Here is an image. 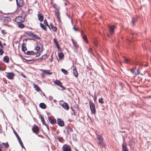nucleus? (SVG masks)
Masks as SVG:
<instances>
[{
	"label": "nucleus",
	"instance_id": "obj_1",
	"mask_svg": "<svg viewBox=\"0 0 151 151\" xmlns=\"http://www.w3.org/2000/svg\"><path fill=\"white\" fill-rule=\"evenodd\" d=\"M97 139L99 144L100 145L101 147V148L104 147L105 145L102 137L100 135H98Z\"/></svg>",
	"mask_w": 151,
	"mask_h": 151
},
{
	"label": "nucleus",
	"instance_id": "obj_2",
	"mask_svg": "<svg viewBox=\"0 0 151 151\" xmlns=\"http://www.w3.org/2000/svg\"><path fill=\"white\" fill-rule=\"evenodd\" d=\"M108 27L110 34L111 35L114 34V29L116 28L115 26V25H108Z\"/></svg>",
	"mask_w": 151,
	"mask_h": 151
},
{
	"label": "nucleus",
	"instance_id": "obj_3",
	"mask_svg": "<svg viewBox=\"0 0 151 151\" xmlns=\"http://www.w3.org/2000/svg\"><path fill=\"white\" fill-rule=\"evenodd\" d=\"M89 105L92 113L95 114L96 113V109L94 104L93 102L90 101Z\"/></svg>",
	"mask_w": 151,
	"mask_h": 151
},
{
	"label": "nucleus",
	"instance_id": "obj_4",
	"mask_svg": "<svg viewBox=\"0 0 151 151\" xmlns=\"http://www.w3.org/2000/svg\"><path fill=\"white\" fill-rule=\"evenodd\" d=\"M11 20V18L9 17H4L3 18V20L4 23L3 24L4 25H6V24L9 22Z\"/></svg>",
	"mask_w": 151,
	"mask_h": 151
},
{
	"label": "nucleus",
	"instance_id": "obj_5",
	"mask_svg": "<svg viewBox=\"0 0 151 151\" xmlns=\"http://www.w3.org/2000/svg\"><path fill=\"white\" fill-rule=\"evenodd\" d=\"M32 130L33 132L37 134L39 132V129L38 127L36 125H34L32 127Z\"/></svg>",
	"mask_w": 151,
	"mask_h": 151
},
{
	"label": "nucleus",
	"instance_id": "obj_6",
	"mask_svg": "<svg viewBox=\"0 0 151 151\" xmlns=\"http://www.w3.org/2000/svg\"><path fill=\"white\" fill-rule=\"evenodd\" d=\"M24 17L22 16H18L15 19V20L17 23L22 22L24 21Z\"/></svg>",
	"mask_w": 151,
	"mask_h": 151
},
{
	"label": "nucleus",
	"instance_id": "obj_7",
	"mask_svg": "<svg viewBox=\"0 0 151 151\" xmlns=\"http://www.w3.org/2000/svg\"><path fill=\"white\" fill-rule=\"evenodd\" d=\"M54 83L55 84L62 88H63V90L65 89V88L62 85V83L59 80H57L55 81H54Z\"/></svg>",
	"mask_w": 151,
	"mask_h": 151
},
{
	"label": "nucleus",
	"instance_id": "obj_8",
	"mask_svg": "<svg viewBox=\"0 0 151 151\" xmlns=\"http://www.w3.org/2000/svg\"><path fill=\"white\" fill-rule=\"evenodd\" d=\"M62 148L63 151H71V148L67 145H64Z\"/></svg>",
	"mask_w": 151,
	"mask_h": 151
},
{
	"label": "nucleus",
	"instance_id": "obj_9",
	"mask_svg": "<svg viewBox=\"0 0 151 151\" xmlns=\"http://www.w3.org/2000/svg\"><path fill=\"white\" fill-rule=\"evenodd\" d=\"M28 35L29 36L32 37L33 38L37 40H40V38L37 35L33 34L32 32H30L28 34Z\"/></svg>",
	"mask_w": 151,
	"mask_h": 151
},
{
	"label": "nucleus",
	"instance_id": "obj_10",
	"mask_svg": "<svg viewBox=\"0 0 151 151\" xmlns=\"http://www.w3.org/2000/svg\"><path fill=\"white\" fill-rule=\"evenodd\" d=\"M14 76V73L13 72L7 73L6 76L10 79H12Z\"/></svg>",
	"mask_w": 151,
	"mask_h": 151
},
{
	"label": "nucleus",
	"instance_id": "obj_11",
	"mask_svg": "<svg viewBox=\"0 0 151 151\" xmlns=\"http://www.w3.org/2000/svg\"><path fill=\"white\" fill-rule=\"evenodd\" d=\"M57 124L61 127H63L64 125V121L61 119H58Z\"/></svg>",
	"mask_w": 151,
	"mask_h": 151
},
{
	"label": "nucleus",
	"instance_id": "obj_12",
	"mask_svg": "<svg viewBox=\"0 0 151 151\" xmlns=\"http://www.w3.org/2000/svg\"><path fill=\"white\" fill-rule=\"evenodd\" d=\"M17 4L19 7L22 6L24 4L23 0H16Z\"/></svg>",
	"mask_w": 151,
	"mask_h": 151
},
{
	"label": "nucleus",
	"instance_id": "obj_13",
	"mask_svg": "<svg viewBox=\"0 0 151 151\" xmlns=\"http://www.w3.org/2000/svg\"><path fill=\"white\" fill-rule=\"evenodd\" d=\"M81 34L83 40L87 43H88V41L87 40L86 36L84 34V31H82L81 32Z\"/></svg>",
	"mask_w": 151,
	"mask_h": 151
},
{
	"label": "nucleus",
	"instance_id": "obj_14",
	"mask_svg": "<svg viewBox=\"0 0 151 151\" xmlns=\"http://www.w3.org/2000/svg\"><path fill=\"white\" fill-rule=\"evenodd\" d=\"M62 107L65 110H68L69 109L68 104L66 102H64L62 105Z\"/></svg>",
	"mask_w": 151,
	"mask_h": 151
},
{
	"label": "nucleus",
	"instance_id": "obj_15",
	"mask_svg": "<svg viewBox=\"0 0 151 151\" xmlns=\"http://www.w3.org/2000/svg\"><path fill=\"white\" fill-rule=\"evenodd\" d=\"M48 119L49 122L51 124H54L56 123V120L55 119L52 120L51 117L49 116L48 117Z\"/></svg>",
	"mask_w": 151,
	"mask_h": 151
},
{
	"label": "nucleus",
	"instance_id": "obj_16",
	"mask_svg": "<svg viewBox=\"0 0 151 151\" xmlns=\"http://www.w3.org/2000/svg\"><path fill=\"white\" fill-rule=\"evenodd\" d=\"M122 151H129L126 145L123 142L122 145Z\"/></svg>",
	"mask_w": 151,
	"mask_h": 151
},
{
	"label": "nucleus",
	"instance_id": "obj_17",
	"mask_svg": "<svg viewBox=\"0 0 151 151\" xmlns=\"http://www.w3.org/2000/svg\"><path fill=\"white\" fill-rule=\"evenodd\" d=\"M53 41L55 43V45L57 46L58 50H60L61 49L58 44V42L57 40L55 38H54L53 39Z\"/></svg>",
	"mask_w": 151,
	"mask_h": 151
},
{
	"label": "nucleus",
	"instance_id": "obj_18",
	"mask_svg": "<svg viewBox=\"0 0 151 151\" xmlns=\"http://www.w3.org/2000/svg\"><path fill=\"white\" fill-rule=\"evenodd\" d=\"M37 17L38 20L41 22H42L43 20V16L40 13L37 15Z\"/></svg>",
	"mask_w": 151,
	"mask_h": 151
},
{
	"label": "nucleus",
	"instance_id": "obj_19",
	"mask_svg": "<svg viewBox=\"0 0 151 151\" xmlns=\"http://www.w3.org/2000/svg\"><path fill=\"white\" fill-rule=\"evenodd\" d=\"M73 73L74 76L76 77H77L78 76V72L77 71L76 67H75V68L73 69Z\"/></svg>",
	"mask_w": 151,
	"mask_h": 151
},
{
	"label": "nucleus",
	"instance_id": "obj_20",
	"mask_svg": "<svg viewBox=\"0 0 151 151\" xmlns=\"http://www.w3.org/2000/svg\"><path fill=\"white\" fill-rule=\"evenodd\" d=\"M43 73L46 75H50L52 74V73L50 72V70H43Z\"/></svg>",
	"mask_w": 151,
	"mask_h": 151
},
{
	"label": "nucleus",
	"instance_id": "obj_21",
	"mask_svg": "<svg viewBox=\"0 0 151 151\" xmlns=\"http://www.w3.org/2000/svg\"><path fill=\"white\" fill-rule=\"evenodd\" d=\"M137 17L133 18L131 21V25L132 26H134V25L135 23L137 21Z\"/></svg>",
	"mask_w": 151,
	"mask_h": 151
},
{
	"label": "nucleus",
	"instance_id": "obj_22",
	"mask_svg": "<svg viewBox=\"0 0 151 151\" xmlns=\"http://www.w3.org/2000/svg\"><path fill=\"white\" fill-rule=\"evenodd\" d=\"M40 107L42 109H45L46 108V106L43 103H41L39 104Z\"/></svg>",
	"mask_w": 151,
	"mask_h": 151
},
{
	"label": "nucleus",
	"instance_id": "obj_23",
	"mask_svg": "<svg viewBox=\"0 0 151 151\" xmlns=\"http://www.w3.org/2000/svg\"><path fill=\"white\" fill-rule=\"evenodd\" d=\"M3 61L7 63H8L9 61V57L7 56H5L4 57Z\"/></svg>",
	"mask_w": 151,
	"mask_h": 151
},
{
	"label": "nucleus",
	"instance_id": "obj_24",
	"mask_svg": "<svg viewBox=\"0 0 151 151\" xmlns=\"http://www.w3.org/2000/svg\"><path fill=\"white\" fill-rule=\"evenodd\" d=\"M26 54L28 55H31L35 54V53L33 51H28L27 52Z\"/></svg>",
	"mask_w": 151,
	"mask_h": 151
},
{
	"label": "nucleus",
	"instance_id": "obj_25",
	"mask_svg": "<svg viewBox=\"0 0 151 151\" xmlns=\"http://www.w3.org/2000/svg\"><path fill=\"white\" fill-rule=\"evenodd\" d=\"M22 50L23 52H25L27 50L26 47L25 46V44L23 43L22 46Z\"/></svg>",
	"mask_w": 151,
	"mask_h": 151
},
{
	"label": "nucleus",
	"instance_id": "obj_26",
	"mask_svg": "<svg viewBox=\"0 0 151 151\" xmlns=\"http://www.w3.org/2000/svg\"><path fill=\"white\" fill-rule=\"evenodd\" d=\"M33 87L35 89V90L37 91H40V89L37 85L35 84H33Z\"/></svg>",
	"mask_w": 151,
	"mask_h": 151
},
{
	"label": "nucleus",
	"instance_id": "obj_27",
	"mask_svg": "<svg viewBox=\"0 0 151 151\" xmlns=\"http://www.w3.org/2000/svg\"><path fill=\"white\" fill-rule=\"evenodd\" d=\"M72 41L74 47L76 48H78V45H77L76 42L73 40V39H72Z\"/></svg>",
	"mask_w": 151,
	"mask_h": 151
},
{
	"label": "nucleus",
	"instance_id": "obj_28",
	"mask_svg": "<svg viewBox=\"0 0 151 151\" xmlns=\"http://www.w3.org/2000/svg\"><path fill=\"white\" fill-rule=\"evenodd\" d=\"M40 27L44 30L45 31H47V28L42 23H40Z\"/></svg>",
	"mask_w": 151,
	"mask_h": 151
},
{
	"label": "nucleus",
	"instance_id": "obj_29",
	"mask_svg": "<svg viewBox=\"0 0 151 151\" xmlns=\"http://www.w3.org/2000/svg\"><path fill=\"white\" fill-rule=\"evenodd\" d=\"M58 56L60 59H62L64 56L63 53L62 52L59 53L58 54Z\"/></svg>",
	"mask_w": 151,
	"mask_h": 151
},
{
	"label": "nucleus",
	"instance_id": "obj_30",
	"mask_svg": "<svg viewBox=\"0 0 151 151\" xmlns=\"http://www.w3.org/2000/svg\"><path fill=\"white\" fill-rule=\"evenodd\" d=\"M55 14L57 15H60V13L59 12V10L58 8H55Z\"/></svg>",
	"mask_w": 151,
	"mask_h": 151
},
{
	"label": "nucleus",
	"instance_id": "obj_31",
	"mask_svg": "<svg viewBox=\"0 0 151 151\" xmlns=\"http://www.w3.org/2000/svg\"><path fill=\"white\" fill-rule=\"evenodd\" d=\"M62 72L65 75H68V71L65 69L62 68L61 69Z\"/></svg>",
	"mask_w": 151,
	"mask_h": 151
},
{
	"label": "nucleus",
	"instance_id": "obj_32",
	"mask_svg": "<svg viewBox=\"0 0 151 151\" xmlns=\"http://www.w3.org/2000/svg\"><path fill=\"white\" fill-rule=\"evenodd\" d=\"M1 144V146H2V145H4L5 146L6 148H8L9 146L8 142H6V143H2Z\"/></svg>",
	"mask_w": 151,
	"mask_h": 151
},
{
	"label": "nucleus",
	"instance_id": "obj_33",
	"mask_svg": "<svg viewBox=\"0 0 151 151\" xmlns=\"http://www.w3.org/2000/svg\"><path fill=\"white\" fill-rule=\"evenodd\" d=\"M50 25L51 26V28L54 31H55L57 30V28L54 26L52 23H51Z\"/></svg>",
	"mask_w": 151,
	"mask_h": 151
},
{
	"label": "nucleus",
	"instance_id": "obj_34",
	"mask_svg": "<svg viewBox=\"0 0 151 151\" xmlns=\"http://www.w3.org/2000/svg\"><path fill=\"white\" fill-rule=\"evenodd\" d=\"M18 26L19 27L21 28H23L24 27V25L21 22L18 23Z\"/></svg>",
	"mask_w": 151,
	"mask_h": 151
},
{
	"label": "nucleus",
	"instance_id": "obj_35",
	"mask_svg": "<svg viewBox=\"0 0 151 151\" xmlns=\"http://www.w3.org/2000/svg\"><path fill=\"white\" fill-rule=\"evenodd\" d=\"M124 60L126 63H128L130 61V60L126 58H124Z\"/></svg>",
	"mask_w": 151,
	"mask_h": 151
},
{
	"label": "nucleus",
	"instance_id": "obj_36",
	"mask_svg": "<svg viewBox=\"0 0 151 151\" xmlns=\"http://www.w3.org/2000/svg\"><path fill=\"white\" fill-rule=\"evenodd\" d=\"M43 124H44V125H45L46 127L47 128L48 130H49V126L48 125H47L46 123V122H45V121L44 120V121H43L42 122Z\"/></svg>",
	"mask_w": 151,
	"mask_h": 151
},
{
	"label": "nucleus",
	"instance_id": "obj_37",
	"mask_svg": "<svg viewBox=\"0 0 151 151\" xmlns=\"http://www.w3.org/2000/svg\"><path fill=\"white\" fill-rule=\"evenodd\" d=\"M99 102L101 104H103L104 103L103 99L102 98H101L99 99Z\"/></svg>",
	"mask_w": 151,
	"mask_h": 151
},
{
	"label": "nucleus",
	"instance_id": "obj_38",
	"mask_svg": "<svg viewBox=\"0 0 151 151\" xmlns=\"http://www.w3.org/2000/svg\"><path fill=\"white\" fill-rule=\"evenodd\" d=\"M57 18L58 20V21L59 22H61V20L60 19V15H57Z\"/></svg>",
	"mask_w": 151,
	"mask_h": 151
},
{
	"label": "nucleus",
	"instance_id": "obj_39",
	"mask_svg": "<svg viewBox=\"0 0 151 151\" xmlns=\"http://www.w3.org/2000/svg\"><path fill=\"white\" fill-rule=\"evenodd\" d=\"M67 131L68 132H73V130L70 128L69 127H67Z\"/></svg>",
	"mask_w": 151,
	"mask_h": 151
},
{
	"label": "nucleus",
	"instance_id": "obj_40",
	"mask_svg": "<svg viewBox=\"0 0 151 151\" xmlns=\"http://www.w3.org/2000/svg\"><path fill=\"white\" fill-rule=\"evenodd\" d=\"M35 54L36 55V57H37L40 56V52H37Z\"/></svg>",
	"mask_w": 151,
	"mask_h": 151
},
{
	"label": "nucleus",
	"instance_id": "obj_41",
	"mask_svg": "<svg viewBox=\"0 0 151 151\" xmlns=\"http://www.w3.org/2000/svg\"><path fill=\"white\" fill-rule=\"evenodd\" d=\"M40 119H41L42 122L45 120L44 117L41 114H40Z\"/></svg>",
	"mask_w": 151,
	"mask_h": 151
},
{
	"label": "nucleus",
	"instance_id": "obj_42",
	"mask_svg": "<svg viewBox=\"0 0 151 151\" xmlns=\"http://www.w3.org/2000/svg\"><path fill=\"white\" fill-rule=\"evenodd\" d=\"M42 57V58H43V59L44 60H45L47 57V55L46 54H45L43 55Z\"/></svg>",
	"mask_w": 151,
	"mask_h": 151
},
{
	"label": "nucleus",
	"instance_id": "obj_43",
	"mask_svg": "<svg viewBox=\"0 0 151 151\" xmlns=\"http://www.w3.org/2000/svg\"><path fill=\"white\" fill-rule=\"evenodd\" d=\"M2 48L1 49L0 48V55H2L4 52V51L3 50Z\"/></svg>",
	"mask_w": 151,
	"mask_h": 151
},
{
	"label": "nucleus",
	"instance_id": "obj_44",
	"mask_svg": "<svg viewBox=\"0 0 151 151\" xmlns=\"http://www.w3.org/2000/svg\"><path fill=\"white\" fill-rule=\"evenodd\" d=\"M1 33L4 35H5L6 34V32L4 30H1Z\"/></svg>",
	"mask_w": 151,
	"mask_h": 151
},
{
	"label": "nucleus",
	"instance_id": "obj_45",
	"mask_svg": "<svg viewBox=\"0 0 151 151\" xmlns=\"http://www.w3.org/2000/svg\"><path fill=\"white\" fill-rule=\"evenodd\" d=\"M14 133L15 134V135L16 137H17V138H19V135L14 130Z\"/></svg>",
	"mask_w": 151,
	"mask_h": 151
},
{
	"label": "nucleus",
	"instance_id": "obj_46",
	"mask_svg": "<svg viewBox=\"0 0 151 151\" xmlns=\"http://www.w3.org/2000/svg\"><path fill=\"white\" fill-rule=\"evenodd\" d=\"M135 69H133L131 70V72L133 73V74L134 75L135 74Z\"/></svg>",
	"mask_w": 151,
	"mask_h": 151
},
{
	"label": "nucleus",
	"instance_id": "obj_47",
	"mask_svg": "<svg viewBox=\"0 0 151 151\" xmlns=\"http://www.w3.org/2000/svg\"><path fill=\"white\" fill-rule=\"evenodd\" d=\"M137 73H135L134 75L135 76H136L137 75L139 74V71L138 69H137Z\"/></svg>",
	"mask_w": 151,
	"mask_h": 151
},
{
	"label": "nucleus",
	"instance_id": "obj_48",
	"mask_svg": "<svg viewBox=\"0 0 151 151\" xmlns=\"http://www.w3.org/2000/svg\"><path fill=\"white\" fill-rule=\"evenodd\" d=\"M40 47L39 46H37L35 48V49L37 51H38L40 50Z\"/></svg>",
	"mask_w": 151,
	"mask_h": 151
},
{
	"label": "nucleus",
	"instance_id": "obj_49",
	"mask_svg": "<svg viewBox=\"0 0 151 151\" xmlns=\"http://www.w3.org/2000/svg\"><path fill=\"white\" fill-rule=\"evenodd\" d=\"M44 23L45 24V25H48L46 19H45L44 21Z\"/></svg>",
	"mask_w": 151,
	"mask_h": 151
},
{
	"label": "nucleus",
	"instance_id": "obj_50",
	"mask_svg": "<svg viewBox=\"0 0 151 151\" xmlns=\"http://www.w3.org/2000/svg\"><path fill=\"white\" fill-rule=\"evenodd\" d=\"M94 44L95 46H97L98 45L97 42L96 41H95L94 42Z\"/></svg>",
	"mask_w": 151,
	"mask_h": 151
},
{
	"label": "nucleus",
	"instance_id": "obj_51",
	"mask_svg": "<svg viewBox=\"0 0 151 151\" xmlns=\"http://www.w3.org/2000/svg\"><path fill=\"white\" fill-rule=\"evenodd\" d=\"M93 99L94 101L95 102L96 100V99H97V97L95 95V96H94Z\"/></svg>",
	"mask_w": 151,
	"mask_h": 151
},
{
	"label": "nucleus",
	"instance_id": "obj_52",
	"mask_svg": "<svg viewBox=\"0 0 151 151\" xmlns=\"http://www.w3.org/2000/svg\"><path fill=\"white\" fill-rule=\"evenodd\" d=\"M43 58H42V57H40V58H38L36 60H38V61H40L41 60H43Z\"/></svg>",
	"mask_w": 151,
	"mask_h": 151
},
{
	"label": "nucleus",
	"instance_id": "obj_53",
	"mask_svg": "<svg viewBox=\"0 0 151 151\" xmlns=\"http://www.w3.org/2000/svg\"><path fill=\"white\" fill-rule=\"evenodd\" d=\"M0 46L1 48H4V47L3 46L1 41H0Z\"/></svg>",
	"mask_w": 151,
	"mask_h": 151
},
{
	"label": "nucleus",
	"instance_id": "obj_54",
	"mask_svg": "<svg viewBox=\"0 0 151 151\" xmlns=\"http://www.w3.org/2000/svg\"><path fill=\"white\" fill-rule=\"evenodd\" d=\"M17 139L19 141V142H21V141H21V139L20 137L19 138H17Z\"/></svg>",
	"mask_w": 151,
	"mask_h": 151
},
{
	"label": "nucleus",
	"instance_id": "obj_55",
	"mask_svg": "<svg viewBox=\"0 0 151 151\" xmlns=\"http://www.w3.org/2000/svg\"><path fill=\"white\" fill-rule=\"evenodd\" d=\"M27 60V61H32L33 60H34V61H35L36 60H34V59H29V60Z\"/></svg>",
	"mask_w": 151,
	"mask_h": 151
},
{
	"label": "nucleus",
	"instance_id": "obj_56",
	"mask_svg": "<svg viewBox=\"0 0 151 151\" xmlns=\"http://www.w3.org/2000/svg\"><path fill=\"white\" fill-rule=\"evenodd\" d=\"M73 29L74 30H75V31H78V29H77V28H76V27H73Z\"/></svg>",
	"mask_w": 151,
	"mask_h": 151
},
{
	"label": "nucleus",
	"instance_id": "obj_57",
	"mask_svg": "<svg viewBox=\"0 0 151 151\" xmlns=\"http://www.w3.org/2000/svg\"><path fill=\"white\" fill-rule=\"evenodd\" d=\"M92 49L91 48H90L89 49V50H88V52H92Z\"/></svg>",
	"mask_w": 151,
	"mask_h": 151
},
{
	"label": "nucleus",
	"instance_id": "obj_58",
	"mask_svg": "<svg viewBox=\"0 0 151 151\" xmlns=\"http://www.w3.org/2000/svg\"><path fill=\"white\" fill-rule=\"evenodd\" d=\"M61 137L58 136L57 137V139H58L59 140H60V139H61Z\"/></svg>",
	"mask_w": 151,
	"mask_h": 151
},
{
	"label": "nucleus",
	"instance_id": "obj_59",
	"mask_svg": "<svg viewBox=\"0 0 151 151\" xmlns=\"http://www.w3.org/2000/svg\"><path fill=\"white\" fill-rule=\"evenodd\" d=\"M2 147H1V144H0V151H2V150H1V148H2Z\"/></svg>",
	"mask_w": 151,
	"mask_h": 151
},
{
	"label": "nucleus",
	"instance_id": "obj_60",
	"mask_svg": "<svg viewBox=\"0 0 151 151\" xmlns=\"http://www.w3.org/2000/svg\"><path fill=\"white\" fill-rule=\"evenodd\" d=\"M21 146L22 148H23L24 149H25V148L24 147V146L23 144L21 145Z\"/></svg>",
	"mask_w": 151,
	"mask_h": 151
},
{
	"label": "nucleus",
	"instance_id": "obj_61",
	"mask_svg": "<svg viewBox=\"0 0 151 151\" xmlns=\"http://www.w3.org/2000/svg\"><path fill=\"white\" fill-rule=\"evenodd\" d=\"M19 144H20V145H22L23 144V143H22V141H21V142H19Z\"/></svg>",
	"mask_w": 151,
	"mask_h": 151
},
{
	"label": "nucleus",
	"instance_id": "obj_62",
	"mask_svg": "<svg viewBox=\"0 0 151 151\" xmlns=\"http://www.w3.org/2000/svg\"><path fill=\"white\" fill-rule=\"evenodd\" d=\"M51 57L52 58H51V60H50V62H52V55H51Z\"/></svg>",
	"mask_w": 151,
	"mask_h": 151
},
{
	"label": "nucleus",
	"instance_id": "obj_63",
	"mask_svg": "<svg viewBox=\"0 0 151 151\" xmlns=\"http://www.w3.org/2000/svg\"><path fill=\"white\" fill-rule=\"evenodd\" d=\"M46 26H47L50 29V27L49 26V25L48 24V25H46Z\"/></svg>",
	"mask_w": 151,
	"mask_h": 151
},
{
	"label": "nucleus",
	"instance_id": "obj_64",
	"mask_svg": "<svg viewBox=\"0 0 151 151\" xmlns=\"http://www.w3.org/2000/svg\"><path fill=\"white\" fill-rule=\"evenodd\" d=\"M3 45H5H5H6V44L5 43H4L3 44Z\"/></svg>",
	"mask_w": 151,
	"mask_h": 151
}]
</instances>
